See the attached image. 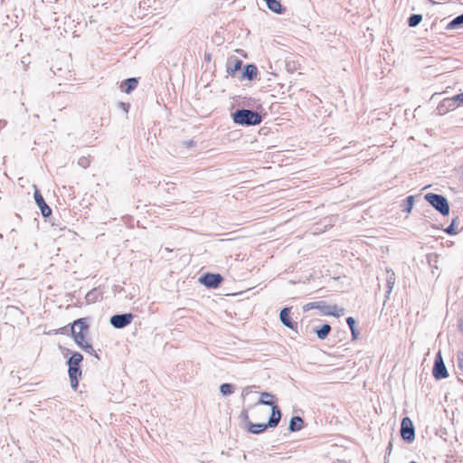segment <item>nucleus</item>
I'll use <instances>...</instances> for the list:
<instances>
[{
  "instance_id": "obj_1",
  "label": "nucleus",
  "mask_w": 463,
  "mask_h": 463,
  "mask_svg": "<svg viewBox=\"0 0 463 463\" xmlns=\"http://www.w3.org/2000/svg\"><path fill=\"white\" fill-rule=\"evenodd\" d=\"M234 123L242 126H256L261 123V116L253 110L241 109L232 113Z\"/></svg>"
},
{
  "instance_id": "obj_2",
  "label": "nucleus",
  "mask_w": 463,
  "mask_h": 463,
  "mask_svg": "<svg viewBox=\"0 0 463 463\" xmlns=\"http://www.w3.org/2000/svg\"><path fill=\"white\" fill-rule=\"evenodd\" d=\"M281 419V411L278 406H273L271 415L268 423H252L248 422V430L253 434L263 432L268 427L275 428L278 426Z\"/></svg>"
},
{
  "instance_id": "obj_3",
  "label": "nucleus",
  "mask_w": 463,
  "mask_h": 463,
  "mask_svg": "<svg viewBox=\"0 0 463 463\" xmlns=\"http://www.w3.org/2000/svg\"><path fill=\"white\" fill-rule=\"evenodd\" d=\"M425 200L440 214L446 216L449 213V202L441 194L429 193L424 196Z\"/></svg>"
},
{
  "instance_id": "obj_4",
  "label": "nucleus",
  "mask_w": 463,
  "mask_h": 463,
  "mask_svg": "<svg viewBox=\"0 0 463 463\" xmlns=\"http://www.w3.org/2000/svg\"><path fill=\"white\" fill-rule=\"evenodd\" d=\"M401 435L407 442H411L415 439V429L412 420L409 417H405L402 420Z\"/></svg>"
},
{
  "instance_id": "obj_5",
  "label": "nucleus",
  "mask_w": 463,
  "mask_h": 463,
  "mask_svg": "<svg viewBox=\"0 0 463 463\" xmlns=\"http://www.w3.org/2000/svg\"><path fill=\"white\" fill-rule=\"evenodd\" d=\"M133 319L134 316L131 313L118 314L110 317L109 323L113 327L121 329L130 325Z\"/></svg>"
},
{
  "instance_id": "obj_6",
  "label": "nucleus",
  "mask_w": 463,
  "mask_h": 463,
  "mask_svg": "<svg viewBox=\"0 0 463 463\" xmlns=\"http://www.w3.org/2000/svg\"><path fill=\"white\" fill-rule=\"evenodd\" d=\"M432 374L435 379L441 380L445 379L449 376L447 368L445 366V364L443 362L442 356L440 352H439L436 354L435 361H434V366L432 369Z\"/></svg>"
},
{
  "instance_id": "obj_7",
  "label": "nucleus",
  "mask_w": 463,
  "mask_h": 463,
  "mask_svg": "<svg viewBox=\"0 0 463 463\" xmlns=\"http://www.w3.org/2000/svg\"><path fill=\"white\" fill-rule=\"evenodd\" d=\"M222 279L220 274L206 273L200 278V282L207 288H215L221 284Z\"/></svg>"
},
{
  "instance_id": "obj_8",
  "label": "nucleus",
  "mask_w": 463,
  "mask_h": 463,
  "mask_svg": "<svg viewBox=\"0 0 463 463\" xmlns=\"http://www.w3.org/2000/svg\"><path fill=\"white\" fill-rule=\"evenodd\" d=\"M34 200H35L36 204L40 208L42 214L44 217L51 215L52 209L46 204L43 195L41 194V193L38 190H36L34 192Z\"/></svg>"
},
{
  "instance_id": "obj_9",
  "label": "nucleus",
  "mask_w": 463,
  "mask_h": 463,
  "mask_svg": "<svg viewBox=\"0 0 463 463\" xmlns=\"http://www.w3.org/2000/svg\"><path fill=\"white\" fill-rule=\"evenodd\" d=\"M289 314L290 307L282 308L279 313V319L285 326L295 330L297 328V323L292 321V319L289 317Z\"/></svg>"
},
{
  "instance_id": "obj_10",
  "label": "nucleus",
  "mask_w": 463,
  "mask_h": 463,
  "mask_svg": "<svg viewBox=\"0 0 463 463\" xmlns=\"http://www.w3.org/2000/svg\"><path fill=\"white\" fill-rule=\"evenodd\" d=\"M68 373L71 388L76 390L79 384V378L81 376L80 366H69Z\"/></svg>"
},
{
  "instance_id": "obj_11",
  "label": "nucleus",
  "mask_w": 463,
  "mask_h": 463,
  "mask_svg": "<svg viewBox=\"0 0 463 463\" xmlns=\"http://www.w3.org/2000/svg\"><path fill=\"white\" fill-rule=\"evenodd\" d=\"M458 105L451 99V98L444 99L437 107L438 113L443 115L449 110H454Z\"/></svg>"
},
{
  "instance_id": "obj_12",
  "label": "nucleus",
  "mask_w": 463,
  "mask_h": 463,
  "mask_svg": "<svg viewBox=\"0 0 463 463\" xmlns=\"http://www.w3.org/2000/svg\"><path fill=\"white\" fill-rule=\"evenodd\" d=\"M385 280H386V287H387L386 298H389L390 294L392 291V288L394 287L395 280H396L395 273L391 269H386Z\"/></svg>"
},
{
  "instance_id": "obj_13",
  "label": "nucleus",
  "mask_w": 463,
  "mask_h": 463,
  "mask_svg": "<svg viewBox=\"0 0 463 463\" xmlns=\"http://www.w3.org/2000/svg\"><path fill=\"white\" fill-rule=\"evenodd\" d=\"M89 328V325L87 324L86 318H80L73 322L71 326V334H76L79 332L84 333Z\"/></svg>"
},
{
  "instance_id": "obj_14",
  "label": "nucleus",
  "mask_w": 463,
  "mask_h": 463,
  "mask_svg": "<svg viewBox=\"0 0 463 463\" xmlns=\"http://www.w3.org/2000/svg\"><path fill=\"white\" fill-rule=\"evenodd\" d=\"M304 427V420L299 416H294L289 421L288 429L290 431L295 432L300 430Z\"/></svg>"
},
{
  "instance_id": "obj_15",
  "label": "nucleus",
  "mask_w": 463,
  "mask_h": 463,
  "mask_svg": "<svg viewBox=\"0 0 463 463\" xmlns=\"http://www.w3.org/2000/svg\"><path fill=\"white\" fill-rule=\"evenodd\" d=\"M241 65H242V61L239 59H233V60L229 61L228 64H227L228 73L233 76L236 73V71L241 70Z\"/></svg>"
},
{
  "instance_id": "obj_16",
  "label": "nucleus",
  "mask_w": 463,
  "mask_h": 463,
  "mask_svg": "<svg viewBox=\"0 0 463 463\" xmlns=\"http://www.w3.org/2000/svg\"><path fill=\"white\" fill-rule=\"evenodd\" d=\"M257 404L269 405L273 408V406H275L273 394L267 392H261Z\"/></svg>"
},
{
  "instance_id": "obj_17",
  "label": "nucleus",
  "mask_w": 463,
  "mask_h": 463,
  "mask_svg": "<svg viewBox=\"0 0 463 463\" xmlns=\"http://www.w3.org/2000/svg\"><path fill=\"white\" fill-rule=\"evenodd\" d=\"M137 83L138 81L136 78H129L122 82L121 87H126L124 91L127 94H129L132 90H134L137 88Z\"/></svg>"
},
{
  "instance_id": "obj_18",
  "label": "nucleus",
  "mask_w": 463,
  "mask_h": 463,
  "mask_svg": "<svg viewBox=\"0 0 463 463\" xmlns=\"http://www.w3.org/2000/svg\"><path fill=\"white\" fill-rule=\"evenodd\" d=\"M258 69L253 64H248L245 66L243 71V76L248 80H252L257 77Z\"/></svg>"
},
{
  "instance_id": "obj_19",
  "label": "nucleus",
  "mask_w": 463,
  "mask_h": 463,
  "mask_svg": "<svg viewBox=\"0 0 463 463\" xmlns=\"http://www.w3.org/2000/svg\"><path fill=\"white\" fill-rule=\"evenodd\" d=\"M463 27V14L451 20L446 26L447 30H456Z\"/></svg>"
},
{
  "instance_id": "obj_20",
  "label": "nucleus",
  "mask_w": 463,
  "mask_h": 463,
  "mask_svg": "<svg viewBox=\"0 0 463 463\" xmlns=\"http://www.w3.org/2000/svg\"><path fill=\"white\" fill-rule=\"evenodd\" d=\"M315 332L319 339L324 340L331 332V326L328 324H325L320 328H316Z\"/></svg>"
},
{
  "instance_id": "obj_21",
  "label": "nucleus",
  "mask_w": 463,
  "mask_h": 463,
  "mask_svg": "<svg viewBox=\"0 0 463 463\" xmlns=\"http://www.w3.org/2000/svg\"><path fill=\"white\" fill-rule=\"evenodd\" d=\"M82 360H83L82 354L78 352H74L71 354V356L69 358L67 364H68V366H80Z\"/></svg>"
},
{
  "instance_id": "obj_22",
  "label": "nucleus",
  "mask_w": 463,
  "mask_h": 463,
  "mask_svg": "<svg viewBox=\"0 0 463 463\" xmlns=\"http://www.w3.org/2000/svg\"><path fill=\"white\" fill-rule=\"evenodd\" d=\"M235 391V387L232 383H222L220 386V392L223 396L231 395Z\"/></svg>"
},
{
  "instance_id": "obj_23",
  "label": "nucleus",
  "mask_w": 463,
  "mask_h": 463,
  "mask_svg": "<svg viewBox=\"0 0 463 463\" xmlns=\"http://www.w3.org/2000/svg\"><path fill=\"white\" fill-rule=\"evenodd\" d=\"M422 21L421 14H411L408 19V24L410 27L417 26Z\"/></svg>"
},
{
  "instance_id": "obj_24",
  "label": "nucleus",
  "mask_w": 463,
  "mask_h": 463,
  "mask_svg": "<svg viewBox=\"0 0 463 463\" xmlns=\"http://www.w3.org/2000/svg\"><path fill=\"white\" fill-rule=\"evenodd\" d=\"M317 309L321 311L323 315L330 316L331 305H327L325 301H318Z\"/></svg>"
},
{
  "instance_id": "obj_25",
  "label": "nucleus",
  "mask_w": 463,
  "mask_h": 463,
  "mask_svg": "<svg viewBox=\"0 0 463 463\" xmlns=\"http://www.w3.org/2000/svg\"><path fill=\"white\" fill-rule=\"evenodd\" d=\"M347 325L352 332V336L354 339L357 338L358 332L355 329V320L354 317H349L346 318Z\"/></svg>"
},
{
  "instance_id": "obj_26",
  "label": "nucleus",
  "mask_w": 463,
  "mask_h": 463,
  "mask_svg": "<svg viewBox=\"0 0 463 463\" xmlns=\"http://www.w3.org/2000/svg\"><path fill=\"white\" fill-rule=\"evenodd\" d=\"M73 335V338H74V341L75 343L80 347L82 348L83 345H85V343H87L85 341V334L84 333H81V332H79V333H76V334H72Z\"/></svg>"
},
{
  "instance_id": "obj_27",
  "label": "nucleus",
  "mask_w": 463,
  "mask_h": 463,
  "mask_svg": "<svg viewBox=\"0 0 463 463\" xmlns=\"http://www.w3.org/2000/svg\"><path fill=\"white\" fill-rule=\"evenodd\" d=\"M331 312L330 316L340 317L345 315V310L344 307H340L337 305H331Z\"/></svg>"
},
{
  "instance_id": "obj_28",
  "label": "nucleus",
  "mask_w": 463,
  "mask_h": 463,
  "mask_svg": "<svg viewBox=\"0 0 463 463\" xmlns=\"http://www.w3.org/2000/svg\"><path fill=\"white\" fill-rule=\"evenodd\" d=\"M414 198L413 196H408L404 201V209L403 211L407 213H411L413 206Z\"/></svg>"
},
{
  "instance_id": "obj_29",
  "label": "nucleus",
  "mask_w": 463,
  "mask_h": 463,
  "mask_svg": "<svg viewBox=\"0 0 463 463\" xmlns=\"http://www.w3.org/2000/svg\"><path fill=\"white\" fill-rule=\"evenodd\" d=\"M455 223H456V220H453L451 224L449 225L446 229H445V232H447L448 234H450V235H455L457 234L458 232L455 229Z\"/></svg>"
},
{
  "instance_id": "obj_30",
  "label": "nucleus",
  "mask_w": 463,
  "mask_h": 463,
  "mask_svg": "<svg viewBox=\"0 0 463 463\" xmlns=\"http://www.w3.org/2000/svg\"><path fill=\"white\" fill-rule=\"evenodd\" d=\"M318 301L317 302H309L303 306V311L307 312L311 309H317Z\"/></svg>"
},
{
  "instance_id": "obj_31",
  "label": "nucleus",
  "mask_w": 463,
  "mask_h": 463,
  "mask_svg": "<svg viewBox=\"0 0 463 463\" xmlns=\"http://www.w3.org/2000/svg\"><path fill=\"white\" fill-rule=\"evenodd\" d=\"M453 101L458 105V107L463 105V93L457 94L451 98Z\"/></svg>"
},
{
  "instance_id": "obj_32",
  "label": "nucleus",
  "mask_w": 463,
  "mask_h": 463,
  "mask_svg": "<svg viewBox=\"0 0 463 463\" xmlns=\"http://www.w3.org/2000/svg\"><path fill=\"white\" fill-rule=\"evenodd\" d=\"M81 349L90 354H92L95 352L92 345L89 343H85Z\"/></svg>"
},
{
  "instance_id": "obj_33",
  "label": "nucleus",
  "mask_w": 463,
  "mask_h": 463,
  "mask_svg": "<svg viewBox=\"0 0 463 463\" xmlns=\"http://www.w3.org/2000/svg\"><path fill=\"white\" fill-rule=\"evenodd\" d=\"M79 165L85 168L89 165V160L85 157H82L79 160Z\"/></svg>"
},
{
  "instance_id": "obj_34",
  "label": "nucleus",
  "mask_w": 463,
  "mask_h": 463,
  "mask_svg": "<svg viewBox=\"0 0 463 463\" xmlns=\"http://www.w3.org/2000/svg\"><path fill=\"white\" fill-rule=\"evenodd\" d=\"M119 107H120L123 110H125L126 112H128V109H129V107H130V106H129V104H128V103L120 102V103H119Z\"/></svg>"
},
{
  "instance_id": "obj_35",
  "label": "nucleus",
  "mask_w": 463,
  "mask_h": 463,
  "mask_svg": "<svg viewBox=\"0 0 463 463\" xmlns=\"http://www.w3.org/2000/svg\"><path fill=\"white\" fill-rule=\"evenodd\" d=\"M250 387H249V386H248V387H245V388L243 389V391H242V396H246V395H248V394L250 393Z\"/></svg>"
},
{
  "instance_id": "obj_36",
  "label": "nucleus",
  "mask_w": 463,
  "mask_h": 463,
  "mask_svg": "<svg viewBox=\"0 0 463 463\" xmlns=\"http://www.w3.org/2000/svg\"><path fill=\"white\" fill-rule=\"evenodd\" d=\"M94 295H95V292H89L88 295H87V299L88 300H93L94 299Z\"/></svg>"
},
{
  "instance_id": "obj_37",
  "label": "nucleus",
  "mask_w": 463,
  "mask_h": 463,
  "mask_svg": "<svg viewBox=\"0 0 463 463\" xmlns=\"http://www.w3.org/2000/svg\"><path fill=\"white\" fill-rule=\"evenodd\" d=\"M184 144L187 147H191L194 145V142L193 140H190V141H186Z\"/></svg>"
},
{
  "instance_id": "obj_38",
  "label": "nucleus",
  "mask_w": 463,
  "mask_h": 463,
  "mask_svg": "<svg viewBox=\"0 0 463 463\" xmlns=\"http://www.w3.org/2000/svg\"><path fill=\"white\" fill-rule=\"evenodd\" d=\"M241 417H242L243 419L247 420V419H248V413H247V411H243V412L241 413Z\"/></svg>"
},
{
  "instance_id": "obj_39",
  "label": "nucleus",
  "mask_w": 463,
  "mask_h": 463,
  "mask_svg": "<svg viewBox=\"0 0 463 463\" xmlns=\"http://www.w3.org/2000/svg\"><path fill=\"white\" fill-rule=\"evenodd\" d=\"M387 451H388V453H391V451H392V443L391 442L388 445Z\"/></svg>"
}]
</instances>
